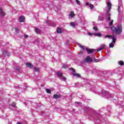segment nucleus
I'll return each mask as SVG.
<instances>
[{"instance_id":"obj_1","label":"nucleus","mask_w":124,"mask_h":124,"mask_svg":"<svg viewBox=\"0 0 124 124\" xmlns=\"http://www.w3.org/2000/svg\"><path fill=\"white\" fill-rule=\"evenodd\" d=\"M111 30L112 31V35H106L105 38H112L113 40V37L117 36V35H114V33L115 32L117 34H120L123 31V27L121 25H118L116 28L115 27L113 26L111 28Z\"/></svg>"},{"instance_id":"obj_2","label":"nucleus","mask_w":124,"mask_h":124,"mask_svg":"<svg viewBox=\"0 0 124 124\" xmlns=\"http://www.w3.org/2000/svg\"><path fill=\"white\" fill-rule=\"evenodd\" d=\"M111 7L112 4H111V3H110L109 2H108L107 7H106V8H108L107 10V21H111V17H110L111 15L110 14V13H109V12L111 10Z\"/></svg>"},{"instance_id":"obj_3","label":"nucleus","mask_w":124,"mask_h":124,"mask_svg":"<svg viewBox=\"0 0 124 124\" xmlns=\"http://www.w3.org/2000/svg\"><path fill=\"white\" fill-rule=\"evenodd\" d=\"M78 46H79V47H80V48L82 49V50H85V49L88 54H92V53H93V52H94V51L95 50V49H89L88 48H85V46H81V44L79 43H78Z\"/></svg>"},{"instance_id":"obj_4","label":"nucleus","mask_w":124,"mask_h":124,"mask_svg":"<svg viewBox=\"0 0 124 124\" xmlns=\"http://www.w3.org/2000/svg\"><path fill=\"white\" fill-rule=\"evenodd\" d=\"M102 96H104V97H106V98H108V99L111 98L113 97V95L110 94V93H109V92L104 90H103L102 92Z\"/></svg>"},{"instance_id":"obj_5","label":"nucleus","mask_w":124,"mask_h":124,"mask_svg":"<svg viewBox=\"0 0 124 124\" xmlns=\"http://www.w3.org/2000/svg\"><path fill=\"white\" fill-rule=\"evenodd\" d=\"M119 4L118 7V11L119 13H121L124 11V7L123 6V1L122 0H118Z\"/></svg>"},{"instance_id":"obj_6","label":"nucleus","mask_w":124,"mask_h":124,"mask_svg":"<svg viewBox=\"0 0 124 124\" xmlns=\"http://www.w3.org/2000/svg\"><path fill=\"white\" fill-rule=\"evenodd\" d=\"M57 75L58 78H59V79H61V80H62L63 81L66 80V78L63 77V76L62 75V73L61 72H58L57 73Z\"/></svg>"},{"instance_id":"obj_7","label":"nucleus","mask_w":124,"mask_h":124,"mask_svg":"<svg viewBox=\"0 0 124 124\" xmlns=\"http://www.w3.org/2000/svg\"><path fill=\"white\" fill-rule=\"evenodd\" d=\"M116 40H117V36L113 37L112 42L109 44V48H114V44H116Z\"/></svg>"},{"instance_id":"obj_8","label":"nucleus","mask_w":124,"mask_h":124,"mask_svg":"<svg viewBox=\"0 0 124 124\" xmlns=\"http://www.w3.org/2000/svg\"><path fill=\"white\" fill-rule=\"evenodd\" d=\"M95 117H97V118H96V120L97 121V122H103V123H105V124H108V123H107L106 121L102 120V116H101V115L98 114V116L95 115Z\"/></svg>"},{"instance_id":"obj_9","label":"nucleus","mask_w":124,"mask_h":124,"mask_svg":"<svg viewBox=\"0 0 124 124\" xmlns=\"http://www.w3.org/2000/svg\"><path fill=\"white\" fill-rule=\"evenodd\" d=\"M70 69H71L72 71H73V75L74 76H75L76 77H78V78H81V75H80V74L75 73V69H74V68H71Z\"/></svg>"},{"instance_id":"obj_10","label":"nucleus","mask_w":124,"mask_h":124,"mask_svg":"<svg viewBox=\"0 0 124 124\" xmlns=\"http://www.w3.org/2000/svg\"><path fill=\"white\" fill-rule=\"evenodd\" d=\"M9 55H10V53L6 51H5V50H3L2 51V56L0 57V58H2V59H4V57H6V56L7 57H8V56H9Z\"/></svg>"},{"instance_id":"obj_11","label":"nucleus","mask_w":124,"mask_h":124,"mask_svg":"<svg viewBox=\"0 0 124 124\" xmlns=\"http://www.w3.org/2000/svg\"><path fill=\"white\" fill-rule=\"evenodd\" d=\"M46 23L48 26H52V27H55L56 26L55 23H52V21L51 20L46 21Z\"/></svg>"},{"instance_id":"obj_12","label":"nucleus","mask_w":124,"mask_h":124,"mask_svg":"<svg viewBox=\"0 0 124 124\" xmlns=\"http://www.w3.org/2000/svg\"><path fill=\"white\" fill-rule=\"evenodd\" d=\"M86 62H93V58H91L89 56H87L84 60Z\"/></svg>"},{"instance_id":"obj_13","label":"nucleus","mask_w":124,"mask_h":124,"mask_svg":"<svg viewBox=\"0 0 124 124\" xmlns=\"http://www.w3.org/2000/svg\"><path fill=\"white\" fill-rule=\"evenodd\" d=\"M0 15L2 17H3L5 16V13L4 12V11H3V9L0 8Z\"/></svg>"},{"instance_id":"obj_14","label":"nucleus","mask_w":124,"mask_h":124,"mask_svg":"<svg viewBox=\"0 0 124 124\" xmlns=\"http://www.w3.org/2000/svg\"><path fill=\"white\" fill-rule=\"evenodd\" d=\"M104 48H105V45H101L100 47L97 49V52H99L100 51H101V50H103Z\"/></svg>"},{"instance_id":"obj_15","label":"nucleus","mask_w":124,"mask_h":124,"mask_svg":"<svg viewBox=\"0 0 124 124\" xmlns=\"http://www.w3.org/2000/svg\"><path fill=\"white\" fill-rule=\"evenodd\" d=\"M35 31L36 33L39 34V33H41V30L38 28H35Z\"/></svg>"},{"instance_id":"obj_16","label":"nucleus","mask_w":124,"mask_h":124,"mask_svg":"<svg viewBox=\"0 0 124 124\" xmlns=\"http://www.w3.org/2000/svg\"><path fill=\"white\" fill-rule=\"evenodd\" d=\"M25 21V17L23 16L19 17V21L22 23Z\"/></svg>"},{"instance_id":"obj_17","label":"nucleus","mask_w":124,"mask_h":124,"mask_svg":"<svg viewBox=\"0 0 124 124\" xmlns=\"http://www.w3.org/2000/svg\"><path fill=\"white\" fill-rule=\"evenodd\" d=\"M26 65L28 67H29V68H32V67H33L32 64L30 63H26Z\"/></svg>"},{"instance_id":"obj_18","label":"nucleus","mask_w":124,"mask_h":124,"mask_svg":"<svg viewBox=\"0 0 124 124\" xmlns=\"http://www.w3.org/2000/svg\"><path fill=\"white\" fill-rule=\"evenodd\" d=\"M70 17L71 18H73L74 16H75V14H74V12L71 11L70 15H69Z\"/></svg>"},{"instance_id":"obj_19","label":"nucleus","mask_w":124,"mask_h":124,"mask_svg":"<svg viewBox=\"0 0 124 124\" xmlns=\"http://www.w3.org/2000/svg\"><path fill=\"white\" fill-rule=\"evenodd\" d=\"M57 33H62V29L58 28L57 30Z\"/></svg>"},{"instance_id":"obj_20","label":"nucleus","mask_w":124,"mask_h":124,"mask_svg":"<svg viewBox=\"0 0 124 124\" xmlns=\"http://www.w3.org/2000/svg\"><path fill=\"white\" fill-rule=\"evenodd\" d=\"M118 63L120 65H124V61H118Z\"/></svg>"},{"instance_id":"obj_21","label":"nucleus","mask_w":124,"mask_h":124,"mask_svg":"<svg viewBox=\"0 0 124 124\" xmlns=\"http://www.w3.org/2000/svg\"><path fill=\"white\" fill-rule=\"evenodd\" d=\"M70 26L71 27H72V28H75L76 25H75V23L74 22H71Z\"/></svg>"},{"instance_id":"obj_22","label":"nucleus","mask_w":124,"mask_h":124,"mask_svg":"<svg viewBox=\"0 0 124 124\" xmlns=\"http://www.w3.org/2000/svg\"><path fill=\"white\" fill-rule=\"evenodd\" d=\"M53 98H56V99H57V98H60V95L58 94H54L53 95Z\"/></svg>"},{"instance_id":"obj_23","label":"nucleus","mask_w":124,"mask_h":124,"mask_svg":"<svg viewBox=\"0 0 124 124\" xmlns=\"http://www.w3.org/2000/svg\"><path fill=\"white\" fill-rule=\"evenodd\" d=\"M94 35H95V36H98V37H101V34L96 33L94 34Z\"/></svg>"},{"instance_id":"obj_24","label":"nucleus","mask_w":124,"mask_h":124,"mask_svg":"<svg viewBox=\"0 0 124 124\" xmlns=\"http://www.w3.org/2000/svg\"><path fill=\"white\" fill-rule=\"evenodd\" d=\"M34 70H35V71H36V72H39V69H38L36 67H34Z\"/></svg>"},{"instance_id":"obj_25","label":"nucleus","mask_w":124,"mask_h":124,"mask_svg":"<svg viewBox=\"0 0 124 124\" xmlns=\"http://www.w3.org/2000/svg\"><path fill=\"white\" fill-rule=\"evenodd\" d=\"M46 91L47 93H51V90L46 89Z\"/></svg>"},{"instance_id":"obj_26","label":"nucleus","mask_w":124,"mask_h":124,"mask_svg":"<svg viewBox=\"0 0 124 124\" xmlns=\"http://www.w3.org/2000/svg\"><path fill=\"white\" fill-rule=\"evenodd\" d=\"M89 7H90L91 9H93V5L92 4H90L89 5Z\"/></svg>"},{"instance_id":"obj_27","label":"nucleus","mask_w":124,"mask_h":124,"mask_svg":"<svg viewBox=\"0 0 124 124\" xmlns=\"http://www.w3.org/2000/svg\"><path fill=\"white\" fill-rule=\"evenodd\" d=\"M62 67L63 68H67V64H64L62 65Z\"/></svg>"},{"instance_id":"obj_28","label":"nucleus","mask_w":124,"mask_h":124,"mask_svg":"<svg viewBox=\"0 0 124 124\" xmlns=\"http://www.w3.org/2000/svg\"><path fill=\"white\" fill-rule=\"evenodd\" d=\"M76 3H77L78 5H80V1H79L78 0H76Z\"/></svg>"},{"instance_id":"obj_29","label":"nucleus","mask_w":124,"mask_h":124,"mask_svg":"<svg viewBox=\"0 0 124 124\" xmlns=\"http://www.w3.org/2000/svg\"><path fill=\"white\" fill-rule=\"evenodd\" d=\"M93 113H94V114H95V115H96V114H98V113L97 112V111H96V110H94V109H93Z\"/></svg>"},{"instance_id":"obj_30","label":"nucleus","mask_w":124,"mask_h":124,"mask_svg":"<svg viewBox=\"0 0 124 124\" xmlns=\"http://www.w3.org/2000/svg\"><path fill=\"white\" fill-rule=\"evenodd\" d=\"M100 60L99 59H95L94 61V62H100Z\"/></svg>"},{"instance_id":"obj_31","label":"nucleus","mask_w":124,"mask_h":124,"mask_svg":"<svg viewBox=\"0 0 124 124\" xmlns=\"http://www.w3.org/2000/svg\"><path fill=\"white\" fill-rule=\"evenodd\" d=\"M113 22H114V20H111V21L109 23V26H112V25H113Z\"/></svg>"},{"instance_id":"obj_32","label":"nucleus","mask_w":124,"mask_h":124,"mask_svg":"<svg viewBox=\"0 0 124 124\" xmlns=\"http://www.w3.org/2000/svg\"><path fill=\"white\" fill-rule=\"evenodd\" d=\"M85 110H91V108L86 107L85 108Z\"/></svg>"},{"instance_id":"obj_33","label":"nucleus","mask_w":124,"mask_h":124,"mask_svg":"<svg viewBox=\"0 0 124 124\" xmlns=\"http://www.w3.org/2000/svg\"><path fill=\"white\" fill-rule=\"evenodd\" d=\"M15 31L16 33H18V32H19V29L18 28H16Z\"/></svg>"},{"instance_id":"obj_34","label":"nucleus","mask_w":124,"mask_h":124,"mask_svg":"<svg viewBox=\"0 0 124 124\" xmlns=\"http://www.w3.org/2000/svg\"><path fill=\"white\" fill-rule=\"evenodd\" d=\"M12 107H16V104L15 103H13L12 104Z\"/></svg>"},{"instance_id":"obj_35","label":"nucleus","mask_w":124,"mask_h":124,"mask_svg":"<svg viewBox=\"0 0 124 124\" xmlns=\"http://www.w3.org/2000/svg\"><path fill=\"white\" fill-rule=\"evenodd\" d=\"M93 30H94V31H97V30H98L97 27H93Z\"/></svg>"},{"instance_id":"obj_36","label":"nucleus","mask_w":124,"mask_h":124,"mask_svg":"<svg viewBox=\"0 0 124 124\" xmlns=\"http://www.w3.org/2000/svg\"><path fill=\"white\" fill-rule=\"evenodd\" d=\"M40 39L38 38L37 39V41H38V43H39L40 42Z\"/></svg>"},{"instance_id":"obj_37","label":"nucleus","mask_w":124,"mask_h":124,"mask_svg":"<svg viewBox=\"0 0 124 124\" xmlns=\"http://www.w3.org/2000/svg\"><path fill=\"white\" fill-rule=\"evenodd\" d=\"M28 37H29V36H28V35H24V38H28Z\"/></svg>"},{"instance_id":"obj_38","label":"nucleus","mask_w":124,"mask_h":124,"mask_svg":"<svg viewBox=\"0 0 124 124\" xmlns=\"http://www.w3.org/2000/svg\"><path fill=\"white\" fill-rule=\"evenodd\" d=\"M76 104H81V103L79 102H76Z\"/></svg>"},{"instance_id":"obj_39","label":"nucleus","mask_w":124,"mask_h":124,"mask_svg":"<svg viewBox=\"0 0 124 124\" xmlns=\"http://www.w3.org/2000/svg\"><path fill=\"white\" fill-rule=\"evenodd\" d=\"M89 35H90V36H91V35H93V33L89 32L88 33Z\"/></svg>"},{"instance_id":"obj_40","label":"nucleus","mask_w":124,"mask_h":124,"mask_svg":"<svg viewBox=\"0 0 124 124\" xmlns=\"http://www.w3.org/2000/svg\"><path fill=\"white\" fill-rule=\"evenodd\" d=\"M89 2H86V5H89Z\"/></svg>"},{"instance_id":"obj_41","label":"nucleus","mask_w":124,"mask_h":124,"mask_svg":"<svg viewBox=\"0 0 124 124\" xmlns=\"http://www.w3.org/2000/svg\"><path fill=\"white\" fill-rule=\"evenodd\" d=\"M95 70H96L95 69L93 70V71L92 72H93V73H94Z\"/></svg>"},{"instance_id":"obj_42","label":"nucleus","mask_w":124,"mask_h":124,"mask_svg":"<svg viewBox=\"0 0 124 124\" xmlns=\"http://www.w3.org/2000/svg\"><path fill=\"white\" fill-rule=\"evenodd\" d=\"M68 0V1H70V3L72 2L71 0Z\"/></svg>"},{"instance_id":"obj_43","label":"nucleus","mask_w":124,"mask_h":124,"mask_svg":"<svg viewBox=\"0 0 124 124\" xmlns=\"http://www.w3.org/2000/svg\"><path fill=\"white\" fill-rule=\"evenodd\" d=\"M91 120H92V121H93V118H92L91 119Z\"/></svg>"},{"instance_id":"obj_44","label":"nucleus","mask_w":124,"mask_h":124,"mask_svg":"<svg viewBox=\"0 0 124 124\" xmlns=\"http://www.w3.org/2000/svg\"><path fill=\"white\" fill-rule=\"evenodd\" d=\"M43 116H45V115L43 113Z\"/></svg>"},{"instance_id":"obj_45","label":"nucleus","mask_w":124,"mask_h":124,"mask_svg":"<svg viewBox=\"0 0 124 124\" xmlns=\"http://www.w3.org/2000/svg\"><path fill=\"white\" fill-rule=\"evenodd\" d=\"M2 119H4V116H3V118H2Z\"/></svg>"},{"instance_id":"obj_46","label":"nucleus","mask_w":124,"mask_h":124,"mask_svg":"<svg viewBox=\"0 0 124 124\" xmlns=\"http://www.w3.org/2000/svg\"><path fill=\"white\" fill-rule=\"evenodd\" d=\"M16 69V70H19V69Z\"/></svg>"}]
</instances>
